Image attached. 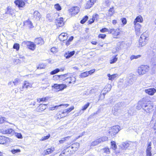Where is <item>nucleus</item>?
Returning a JSON list of instances; mask_svg holds the SVG:
<instances>
[{"label":"nucleus","instance_id":"f257e3e1","mask_svg":"<svg viewBox=\"0 0 156 156\" xmlns=\"http://www.w3.org/2000/svg\"><path fill=\"white\" fill-rule=\"evenodd\" d=\"M80 144L78 143L73 144L64 149L59 156H70L77 150Z\"/></svg>","mask_w":156,"mask_h":156},{"label":"nucleus","instance_id":"f03ea898","mask_svg":"<svg viewBox=\"0 0 156 156\" xmlns=\"http://www.w3.org/2000/svg\"><path fill=\"white\" fill-rule=\"evenodd\" d=\"M153 105L150 103H146L144 100L139 101L136 106V108L140 110L142 108L147 113H151L153 110Z\"/></svg>","mask_w":156,"mask_h":156},{"label":"nucleus","instance_id":"7ed1b4c3","mask_svg":"<svg viewBox=\"0 0 156 156\" xmlns=\"http://www.w3.org/2000/svg\"><path fill=\"white\" fill-rule=\"evenodd\" d=\"M148 35L146 32L141 35L139 40V44L141 46H143L147 43L148 40Z\"/></svg>","mask_w":156,"mask_h":156},{"label":"nucleus","instance_id":"20e7f679","mask_svg":"<svg viewBox=\"0 0 156 156\" xmlns=\"http://www.w3.org/2000/svg\"><path fill=\"white\" fill-rule=\"evenodd\" d=\"M120 126H116L112 127L109 130L108 135L112 137L115 135L119 131Z\"/></svg>","mask_w":156,"mask_h":156},{"label":"nucleus","instance_id":"39448f33","mask_svg":"<svg viewBox=\"0 0 156 156\" xmlns=\"http://www.w3.org/2000/svg\"><path fill=\"white\" fill-rule=\"evenodd\" d=\"M149 69V67L147 65H142L138 67V72L140 75H143L148 72Z\"/></svg>","mask_w":156,"mask_h":156},{"label":"nucleus","instance_id":"423d86ee","mask_svg":"<svg viewBox=\"0 0 156 156\" xmlns=\"http://www.w3.org/2000/svg\"><path fill=\"white\" fill-rule=\"evenodd\" d=\"M54 89L58 91L62 90L66 87V85L65 84H55L52 86Z\"/></svg>","mask_w":156,"mask_h":156},{"label":"nucleus","instance_id":"0eeeda50","mask_svg":"<svg viewBox=\"0 0 156 156\" xmlns=\"http://www.w3.org/2000/svg\"><path fill=\"white\" fill-rule=\"evenodd\" d=\"M74 109V106H71L70 108H69L68 109L64 110L62 112H60L58 113L57 114H59V115H61V114H63V115H62V116H60L61 117H65L67 115V114H68L69 112H71Z\"/></svg>","mask_w":156,"mask_h":156},{"label":"nucleus","instance_id":"6e6552de","mask_svg":"<svg viewBox=\"0 0 156 156\" xmlns=\"http://www.w3.org/2000/svg\"><path fill=\"white\" fill-rule=\"evenodd\" d=\"M136 78L135 76L133 75H130L129 77L128 80H127V82L128 83V84L127 85V86H129L132 84L136 80Z\"/></svg>","mask_w":156,"mask_h":156},{"label":"nucleus","instance_id":"1a4fd4ad","mask_svg":"<svg viewBox=\"0 0 156 156\" xmlns=\"http://www.w3.org/2000/svg\"><path fill=\"white\" fill-rule=\"evenodd\" d=\"M23 43L28 47L30 49L32 50L35 49L36 45L33 42L30 41H25Z\"/></svg>","mask_w":156,"mask_h":156},{"label":"nucleus","instance_id":"9d476101","mask_svg":"<svg viewBox=\"0 0 156 156\" xmlns=\"http://www.w3.org/2000/svg\"><path fill=\"white\" fill-rule=\"evenodd\" d=\"M120 104H116L112 108V112L114 115L117 114V112L120 110L121 108Z\"/></svg>","mask_w":156,"mask_h":156},{"label":"nucleus","instance_id":"9b49d317","mask_svg":"<svg viewBox=\"0 0 156 156\" xmlns=\"http://www.w3.org/2000/svg\"><path fill=\"white\" fill-rule=\"evenodd\" d=\"M133 143L129 141L123 142L122 144V147L126 149L129 147H131L133 146Z\"/></svg>","mask_w":156,"mask_h":156},{"label":"nucleus","instance_id":"f8f14e48","mask_svg":"<svg viewBox=\"0 0 156 156\" xmlns=\"http://www.w3.org/2000/svg\"><path fill=\"white\" fill-rule=\"evenodd\" d=\"M0 132L3 134H8L12 135L14 133V131L12 129L10 128L7 129H0Z\"/></svg>","mask_w":156,"mask_h":156},{"label":"nucleus","instance_id":"ddd939ff","mask_svg":"<svg viewBox=\"0 0 156 156\" xmlns=\"http://www.w3.org/2000/svg\"><path fill=\"white\" fill-rule=\"evenodd\" d=\"M57 26L59 27H62L64 24V22L63 21V18L60 17L59 18L57 19L55 22Z\"/></svg>","mask_w":156,"mask_h":156},{"label":"nucleus","instance_id":"4468645a","mask_svg":"<svg viewBox=\"0 0 156 156\" xmlns=\"http://www.w3.org/2000/svg\"><path fill=\"white\" fill-rule=\"evenodd\" d=\"M145 92L150 95H153L156 92V89L154 88H150L145 90Z\"/></svg>","mask_w":156,"mask_h":156},{"label":"nucleus","instance_id":"2eb2a0df","mask_svg":"<svg viewBox=\"0 0 156 156\" xmlns=\"http://www.w3.org/2000/svg\"><path fill=\"white\" fill-rule=\"evenodd\" d=\"M14 2L16 5L19 8L23 7L25 4L24 2L22 0H17L15 1Z\"/></svg>","mask_w":156,"mask_h":156},{"label":"nucleus","instance_id":"dca6fc26","mask_svg":"<svg viewBox=\"0 0 156 156\" xmlns=\"http://www.w3.org/2000/svg\"><path fill=\"white\" fill-rule=\"evenodd\" d=\"M151 142H148L147 147L146 150L147 156H151L152 154L151 151Z\"/></svg>","mask_w":156,"mask_h":156},{"label":"nucleus","instance_id":"f3484780","mask_svg":"<svg viewBox=\"0 0 156 156\" xmlns=\"http://www.w3.org/2000/svg\"><path fill=\"white\" fill-rule=\"evenodd\" d=\"M68 37L67 34L65 33H62L59 35L58 38L60 41H64L67 39Z\"/></svg>","mask_w":156,"mask_h":156},{"label":"nucleus","instance_id":"a211bd4d","mask_svg":"<svg viewBox=\"0 0 156 156\" xmlns=\"http://www.w3.org/2000/svg\"><path fill=\"white\" fill-rule=\"evenodd\" d=\"M46 108V105L40 104L37 108V110L38 112H41L45 109Z\"/></svg>","mask_w":156,"mask_h":156},{"label":"nucleus","instance_id":"6ab92c4d","mask_svg":"<svg viewBox=\"0 0 156 156\" xmlns=\"http://www.w3.org/2000/svg\"><path fill=\"white\" fill-rule=\"evenodd\" d=\"M69 12H72V14H76L79 12V8L78 7H73L69 10Z\"/></svg>","mask_w":156,"mask_h":156},{"label":"nucleus","instance_id":"aec40b11","mask_svg":"<svg viewBox=\"0 0 156 156\" xmlns=\"http://www.w3.org/2000/svg\"><path fill=\"white\" fill-rule=\"evenodd\" d=\"M134 24L135 25V31L136 34L137 35L140 33L141 26L140 24L138 23H134Z\"/></svg>","mask_w":156,"mask_h":156},{"label":"nucleus","instance_id":"412c9836","mask_svg":"<svg viewBox=\"0 0 156 156\" xmlns=\"http://www.w3.org/2000/svg\"><path fill=\"white\" fill-rule=\"evenodd\" d=\"M9 139L5 136H0V144H4L8 141Z\"/></svg>","mask_w":156,"mask_h":156},{"label":"nucleus","instance_id":"4be33fe9","mask_svg":"<svg viewBox=\"0 0 156 156\" xmlns=\"http://www.w3.org/2000/svg\"><path fill=\"white\" fill-rule=\"evenodd\" d=\"M75 52L74 51H67L65 54L64 56L66 57V58H68L73 56L75 54Z\"/></svg>","mask_w":156,"mask_h":156},{"label":"nucleus","instance_id":"5701e85b","mask_svg":"<svg viewBox=\"0 0 156 156\" xmlns=\"http://www.w3.org/2000/svg\"><path fill=\"white\" fill-rule=\"evenodd\" d=\"M69 105L68 104H60V105H56V106H51V107H50L49 108V109L50 110H53L55 109H57L58 108V107H60V106H65L66 107H67Z\"/></svg>","mask_w":156,"mask_h":156},{"label":"nucleus","instance_id":"b1692460","mask_svg":"<svg viewBox=\"0 0 156 156\" xmlns=\"http://www.w3.org/2000/svg\"><path fill=\"white\" fill-rule=\"evenodd\" d=\"M32 86V84L30 83L27 81H25L22 87V88H27L29 87H31Z\"/></svg>","mask_w":156,"mask_h":156},{"label":"nucleus","instance_id":"393cba45","mask_svg":"<svg viewBox=\"0 0 156 156\" xmlns=\"http://www.w3.org/2000/svg\"><path fill=\"white\" fill-rule=\"evenodd\" d=\"M24 25L28 27L29 28L33 27V24L30 20H27L23 23Z\"/></svg>","mask_w":156,"mask_h":156},{"label":"nucleus","instance_id":"a878e982","mask_svg":"<svg viewBox=\"0 0 156 156\" xmlns=\"http://www.w3.org/2000/svg\"><path fill=\"white\" fill-rule=\"evenodd\" d=\"M111 87L112 86L111 84H108L103 89L102 92H103L106 94L107 93L110 91Z\"/></svg>","mask_w":156,"mask_h":156},{"label":"nucleus","instance_id":"bb28decb","mask_svg":"<svg viewBox=\"0 0 156 156\" xmlns=\"http://www.w3.org/2000/svg\"><path fill=\"white\" fill-rule=\"evenodd\" d=\"M35 43L37 44L41 45L44 43V41L42 38L39 37L35 39Z\"/></svg>","mask_w":156,"mask_h":156},{"label":"nucleus","instance_id":"cd10ccee","mask_svg":"<svg viewBox=\"0 0 156 156\" xmlns=\"http://www.w3.org/2000/svg\"><path fill=\"white\" fill-rule=\"evenodd\" d=\"M143 19L141 16L140 15L137 16L135 19L134 23H138V22L141 23L143 22Z\"/></svg>","mask_w":156,"mask_h":156},{"label":"nucleus","instance_id":"c85d7f7f","mask_svg":"<svg viewBox=\"0 0 156 156\" xmlns=\"http://www.w3.org/2000/svg\"><path fill=\"white\" fill-rule=\"evenodd\" d=\"M14 12V10L8 7L7 8V10L5 12V13L7 14H9L12 16L14 15L15 16Z\"/></svg>","mask_w":156,"mask_h":156},{"label":"nucleus","instance_id":"c756f323","mask_svg":"<svg viewBox=\"0 0 156 156\" xmlns=\"http://www.w3.org/2000/svg\"><path fill=\"white\" fill-rule=\"evenodd\" d=\"M115 10L113 7L111 8L108 10V13L107 14L108 16H111L114 13Z\"/></svg>","mask_w":156,"mask_h":156},{"label":"nucleus","instance_id":"7c9ffc66","mask_svg":"<svg viewBox=\"0 0 156 156\" xmlns=\"http://www.w3.org/2000/svg\"><path fill=\"white\" fill-rule=\"evenodd\" d=\"M118 75L117 74H114L112 75H110V74H107V76L108 77V79L109 80H113Z\"/></svg>","mask_w":156,"mask_h":156},{"label":"nucleus","instance_id":"2f4dec72","mask_svg":"<svg viewBox=\"0 0 156 156\" xmlns=\"http://www.w3.org/2000/svg\"><path fill=\"white\" fill-rule=\"evenodd\" d=\"M34 17L36 19H40L41 17L40 13L37 11L34 12L33 14Z\"/></svg>","mask_w":156,"mask_h":156},{"label":"nucleus","instance_id":"473e14b6","mask_svg":"<svg viewBox=\"0 0 156 156\" xmlns=\"http://www.w3.org/2000/svg\"><path fill=\"white\" fill-rule=\"evenodd\" d=\"M94 5V2H92L90 1H88L86 5V8L88 9L90 8Z\"/></svg>","mask_w":156,"mask_h":156},{"label":"nucleus","instance_id":"72a5a7b5","mask_svg":"<svg viewBox=\"0 0 156 156\" xmlns=\"http://www.w3.org/2000/svg\"><path fill=\"white\" fill-rule=\"evenodd\" d=\"M54 151L53 147H51L50 148H48L44 151V153L45 154H48Z\"/></svg>","mask_w":156,"mask_h":156},{"label":"nucleus","instance_id":"f704fd0d","mask_svg":"<svg viewBox=\"0 0 156 156\" xmlns=\"http://www.w3.org/2000/svg\"><path fill=\"white\" fill-rule=\"evenodd\" d=\"M68 73H67V74H65L63 75H60V80H63L64 81H65V80L67 79V78L68 77Z\"/></svg>","mask_w":156,"mask_h":156},{"label":"nucleus","instance_id":"c9c22d12","mask_svg":"<svg viewBox=\"0 0 156 156\" xmlns=\"http://www.w3.org/2000/svg\"><path fill=\"white\" fill-rule=\"evenodd\" d=\"M98 87H94L91 89L90 91V94H93L97 92L98 91Z\"/></svg>","mask_w":156,"mask_h":156},{"label":"nucleus","instance_id":"e433bc0d","mask_svg":"<svg viewBox=\"0 0 156 156\" xmlns=\"http://www.w3.org/2000/svg\"><path fill=\"white\" fill-rule=\"evenodd\" d=\"M89 75V73H88V72H84L80 74V76L81 78H83L86 77L88 76Z\"/></svg>","mask_w":156,"mask_h":156},{"label":"nucleus","instance_id":"4c0bfd02","mask_svg":"<svg viewBox=\"0 0 156 156\" xmlns=\"http://www.w3.org/2000/svg\"><path fill=\"white\" fill-rule=\"evenodd\" d=\"M111 146L112 148L115 150L117 148V146L115 144V141H112L111 142Z\"/></svg>","mask_w":156,"mask_h":156},{"label":"nucleus","instance_id":"58836bf2","mask_svg":"<svg viewBox=\"0 0 156 156\" xmlns=\"http://www.w3.org/2000/svg\"><path fill=\"white\" fill-rule=\"evenodd\" d=\"M46 18L48 20L50 21H51L53 20V16L51 14L48 13L47 15Z\"/></svg>","mask_w":156,"mask_h":156},{"label":"nucleus","instance_id":"ea45409f","mask_svg":"<svg viewBox=\"0 0 156 156\" xmlns=\"http://www.w3.org/2000/svg\"><path fill=\"white\" fill-rule=\"evenodd\" d=\"M100 143L99 139H98L92 143L91 146H95Z\"/></svg>","mask_w":156,"mask_h":156},{"label":"nucleus","instance_id":"a19ab883","mask_svg":"<svg viewBox=\"0 0 156 156\" xmlns=\"http://www.w3.org/2000/svg\"><path fill=\"white\" fill-rule=\"evenodd\" d=\"M90 105V103L88 102L85 105L83 106V107L81 111L80 112L82 111V113L83 112V111L86 110L88 107Z\"/></svg>","mask_w":156,"mask_h":156},{"label":"nucleus","instance_id":"79ce46f5","mask_svg":"<svg viewBox=\"0 0 156 156\" xmlns=\"http://www.w3.org/2000/svg\"><path fill=\"white\" fill-rule=\"evenodd\" d=\"M88 17L87 16H85L80 21V23L81 24L84 23L88 20Z\"/></svg>","mask_w":156,"mask_h":156},{"label":"nucleus","instance_id":"37998d69","mask_svg":"<svg viewBox=\"0 0 156 156\" xmlns=\"http://www.w3.org/2000/svg\"><path fill=\"white\" fill-rule=\"evenodd\" d=\"M98 139L100 143H101V142H103L106 141L108 140V137L106 136H104Z\"/></svg>","mask_w":156,"mask_h":156},{"label":"nucleus","instance_id":"c03bdc74","mask_svg":"<svg viewBox=\"0 0 156 156\" xmlns=\"http://www.w3.org/2000/svg\"><path fill=\"white\" fill-rule=\"evenodd\" d=\"M120 34V33L119 31V30L118 29H116L115 33H114V34H113L114 37L117 38V36L119 35Z\"/></svg>","mask_w":156,"mask_h":156},{"label":"nucleus","instance_id":"a18cd8bd","mask_svg":"<svg viewBox=\"0 0 156 156\" xmlns=\"http://www.w3.org/2000/svg\"><path fill=\"white\" fill-rule=\"evenodd\" d=\"M141 55H132L130 57V59L132 60L134 59H137L140 57Z\"/></svg>","mask_w":156,"mask_h":156},{"label":"nucleus","instance_id":"49530a36","mask_svg":"<svg viewBox=\"0 0 156 156\" xmlns=\"http://www.w3.org/2000/svg\"><path fill=\"white\" fill-rule=\"evenodd\" d=\"M59 71H60V69L58 68H57V69H55V70L51 71L50 73V74L51 75H54L56 73H57Z\"/></svg>","mask_w":156,"mask_h":156},{"label":"nucleus","instance_id":"de8ad7c7","mask_svg":"<svg viewBox=\"0 0 156 156\" xmlns=\"http://www.w3.org/2000/svg\"><path fill=\"white\" fill-rule=\"evenodd\" d=\"M55 8L58 11H59L61 10L62 8L59 4H57L55 5Z\"/></svg>","mask_w":156,"mask_h":156},{"label":"nucleus","instance_id":"09e8293b","mask_svg":"<svg viewBox=\"0 0 156 156\" xmlns=\"http://www.w3.org/2000/svg\"><path fill=\"white\" fill-rule=\"evenodd\" d=\"M49 80L47 78L43 79L42 80V83L43 84H49Z\"/></svg>","mask_w":156,"mask_h":156},{"label":"nucleus","instance_id":"8fccbe9b","mask_svg":"<svg viewBox=\"0 0 156 156\" xmlns=\"http://www.w3.org/2000/svg\"><path fill=\"white\" fill-rule=\"evenodd\" d=\"M116 56L117 55L113 57L112 59L110 61V63L111 64L114 63L117 61L118 58L116 57Z\"/></svg>","mask_w":156,"mask_h":156},{"label":"nucleus","instance_id":"3c124183","mask_svg":"<svg viewBox=\"0 0 156 156\" xmlns=\"http://www.w3.org/2000/svg\"><path fill=\"white\" fill-rule=\"evenodd\" d=\"M20 48V45L18 43L15 44L13 46V48L16 49L17 51H18Z\"/></svg>","mask_w":156,"mask_h":156},{"label":"nucleus","instance_id":"603ef678","mask_svg":"<svg viewBox=\"0 0 156 156\" xmlns=\"http://www.w3.org/2000/svg\"><path fill=\"white\" fill-rule=\"evenodd\" d=\"M105 94H106L104 92L102 94H101L99 96V99L98 100H101L105 98Z\"/></svg>","mask_w":156,"mask_h":156},{"label":"nucleus","instance_id":"864d4df0","mask_svg":"<svg viewBox=\"0 0 156 156\" xmlns=\"http://www.w3.org/2000/svg\"><path fill=\"white\" fill-rule=\"evenodd\" d=\"M20 81V80L16 78L13 81V83L15 85H17L18 84Z\"/></svg>","mask_w":156,"mask_h":156},{"label":"nucleus","instance_id":"5fc2aeb1","mask_svg":"<svg viewBox=\"0 0 156 156\" xmlns=\"http://www.w3.org/2000/svg\"><path fill=\"white\" fill-rule=\"evenodd\" d=\"M99 18V16L98 14H96L93 15L92 19L94 20H97Z\"/></svg>","mask_w":156,"mask_h":156},{"label":"nucleus","instance_id":"6e6d98bb","mask_svg":"<svg viewBox=\"0 0 156 156\" xmlns=\"http://www.w3.org/2000/svg\"><path fill=\"white\" fill-rule=\"evenodd\" d=\"M106 37V35L104 34H100L98 36V38H101L102 39H104Z\"/></svg>","mask_w":156,"mask_h":156},{"label":"nucleus","instance_id":"4d7b16f0","mask_svg":"<svg viewBox=\"0 0 156 156\" xmlns=\"http://www.w3.org/2000/svg\"><path fill=\"white\" fill-rule=\"evenodd\" d=\"M100 31L102 33H104L106 32H108L109 30L107 28H104L101 29Z\"/></svg>","mask_w":156,"mask_h":156},{"label":"nucleus","instance_id":"13d9d810","mask_svg":"<svg viewBox=\"0 0 156 156\" xmlns=\"http://www.w3.org/2000/svg\"><path fill=\"white\" fill-rule=\"evenodd\" d=\"M20 151V149H13L12 150L11 152L13 154H15L16 153L19 152Z\"/></svg>","mask_w":156,"mask_h":156},{"label":"nucleus","instance_id":"bf43d9fd","mask_svg":"<svg viewBox=\"0 0 156 156\" xmlns=\"http://www.w3.org/2000/svg\"><path fill=\"white\" fill-rule=\"evenodd\" d=\"M69 78L70 79V81L71 83H74L76 81V79L74 77H69Z\"/></svg>","mask_w":156,"mask_h":156},{"label":"nucleus","instance_id":"052dcab7","mask_svg":"<svg viewBox=\"0 0 156 156\" xmlns=\"http://www.w3.org/2000/svg\"><path fill=\"white\" fill-rule=\"evenodd\" d=\"M53 79L54 80H60V75H56L53 76Z\"/></svg>","mask_w":156,"mask_h":156},{"label":"nucleus","instance_id":"680f3d73","mask_svg":"<svg viewBox=\"0 0 156 156\" xmlns=\"http://www.w3.org/2000/svg\"><path fill=\"white\" fill-rule=\"evenodd\" d=\"M15 136L18 138L21 139L22 138V134L20 133H15Z\"/></svg>","mask_w":156,"mask_h":156},{"label":"nucleus","instance_id":"e2e57ef3","mask_svg":"<svg viewBox=\"0 0 156 156\" xmlns=\"http://www.w3.org/2000/svg\"><path fill=\"white\" fill-rule=\"evenodd\" d=\"M65 82L66 83H68V84L71 83V81H70V79L69 78V77H68L65 80Z\"/></svg>","mask_w":156,"mask_h":156},{"label":"nucleus","instance_id":"0e129e2a","mask_svg":"<svg viewBox=\"0 0 156 156\" xmlns=\"http://www.w3.org/2000/svg\"><path fill=\"white\" fill-rule=\"evenodd\" d=\"M50 137V134H48V135L46 136H44L42 137V139H41L42 140H47Z\"/></svg>","mask_w":156,"mask_h":156},{"label":"nucleus","instance_id":"69168bd1","mask_svg":"<svg viewBox=\"0 0 156 156\" xmlns=\"http://www.w3.org/2000/svg\"><path fill=\"white\" fill-rule=\"evenodd\" d=\"M57 49L55 47H52L51 48V51L53 53H56L57 51Z\"/></svg>","mask_w":156,"mask_h":156},{"label":"nucleus","instance_id":"338daca9","mask_svg":"<svg viewBox=\"0 0 156 156\" xmlns=\"http://www.w3.org/2000/svg\"><path fill=\"white\" fill-rule=\"evenodd\" d=\"M121 21L122 23L123 24L125 25L127 21L126 19L125 18H122L121 19Z\"/></svg>","mask_w":156,"mask_h":156},{"label":"nucleus","instance_id":"774afa93","mask_svg":"<svg viewBox=\"0 0 156 156\" xmlns=\"http://www.w3.org/2000/svg\"><path fill=\"white\" fill-rule=\"evenodd\" d=\"M6 118L4 117L0 118V124H1L4 122L5 121Z\"/></svg>","mask_w":156,"mask_h":156}]
</instances>
